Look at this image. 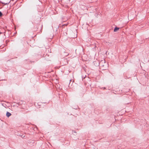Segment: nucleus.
Wrapping results in <instances>:
<instances>
[{
    "label": "nucleus",
    "instance_id": "nucleus-1",
    "mask_svg": "<svg viewBox=\"0 0 149 149\" xmlns=\"http://www.w3.org/2000/svg\"><path fill=\"white\" fill-rule=\"evenodd\" d=\"M11 115V114L9 112H7L6 114V116L9 117Z\"/></svg>",
    "mask_w": 149,
    "mask_h": 149
},
{
    "label": "nucleus",
    "instance_id": "nucleus-2",
    "mask_svg": "<svg viewBox=\"0 0 149 149\" xmlns=\"http://www.w3.org/2000/svg\"><path fill=\"white\" fill-rule=\"evenodd\" d=\"M119 29V28L116 27L115 28V29L114 30V32H116Z\"/></svg>",
    "mask_w": 149,
    "mask_h": 149
},
{
    "label": "nucleus",
    "instance_id": "nucleus-3",
    "mask_svg": "<svg viewBox=\"0 0 149 149\" xmlns=\"http://www.w3.org/2000/svg\"><path fill=\"white\" fill-rule=\"evenodd\" d=\"M2 15V13L1 11H0V16H1Z\"/></svg>",
    "mask_w": 149,
    "mask_h": 149
}]
</instances>
